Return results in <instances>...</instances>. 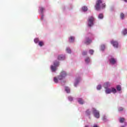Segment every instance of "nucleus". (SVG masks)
Segmentation results:
<instances>
[{"mask_svg":"<svg viewBox=\"0 0 127 127\" xmlns=\"http://www.w3.org/2000/svg\"><path fill=\"white\" fill-rule=\"evenodd\" d=\"M116 89L117 91H119L120 92V91L122 90V87L120 85H118L116 87Z\"/></svg>","mask_w":127,"mask_h":127,"instance_id":"nucleus-15","label":"nucleus"},{"mask_svg":"<svg viewBox=\"0 0 127 127\" xmlns=\"http://www.w3.org/2000/svg\"><path fill=\"white\" fill-rule=\"evenodd\" d=\"M78 83H79V80L78 79H76V82L74 83V86L75 87H77V85H78Z\"/></svg>","mask_w":127,"mask_h":127,"instance_id":"nucleus-27","label":"nucleus"},{"mask_svg":"<svg viewBox=\"0 0 127 127\" xmlns=\"http://www.w3.org/2000/svg\"><path fill=\"white\" fill-rule=\"evenodd\" d=\"M102 0H97L96 1V4L95 5V9L96 10H100L101 9V3H102Z\"/></svg>","mask_w":127,"mask_h":127,"instance_id":"nucleus-4","label":"nucleus"},{"mask_svg":"<svg viewBox=\"0 0 127 127\" xmlns=\"http://www.w3.org/2000/svg\"><path fill=\"white\" fill-rule=\"evenodd\" d=\"M44 9H44V8L42 7H40V10L41 11V13H42V14H43V10H44Z\"/></svg>","mask_w":127,"mask_h":127,"instance_id":"nucleus-25","label":"nucleus"},{"mask_svg":"<svg viewBox=\"0 0 127 127\" xmlns=\"http://www.w3.org/2000/svg\"><path fill=\"white\" fill-rule=\"evenodd\" d=\"M98 18H99L100 19H103V18H104V14L102 13L99 14V15H98Z\"/></svg>","mask_w":127,"mask_h":127,"instance_id":"nucleus-16","label":"nucleus"},{"mask_svg":"<svg viewBox=\"0 0 127 127\" xmlns=\"http://www.w3.org/2000/svg\"><path fill=\"white\" fill-rule=\"evenodd\" d=\"M89 53L91 54V55H93L94 53V50H89Z\"/></svg>","mask_w":127,"mask_h":127,"instance_id":"nucleus-31","label":"nucleus"},{"mask_svg":"<svg viewBox=\"0 0 127 127\" xmlns=\"http://www.w3.org/2000/svg\"><path fill=\"white\" fill-rule=\"evenodd\" d=\"M109 61L110 63H111V64H112L113 65L116 64L117 62V61L116 60V59L114 58H111V59L109 60Z\"/></svg>","mask_w":127,"mask_h":127,"instance_id":"nucleus-8","label":"nucleus"},{"mask_svg":"<svg viewBox=\"0 0 127 127\" xmlns=\"http://www.w3.org/2000/svg\"><path fill=\"white\" fill-rule=\"evenodd\" d=\"M118 111H119V112H122V111H124V108H123V107H120L118 109Z\"/></svg>","mask_w":127,"mask_h":127,"instance_id":"nucleus-30","label":"nucleus"},{"mask_svg":"<svg viewBox=\"0 0 127 127\" xmlns=\"http://www.w3.org/2000/svg\"><path fill=\"white\" fill-rule=\"evenodd\" d=\"M65 91L66 92V93H70V88H69V87L66 86L65 87Z\"/></svg>","mask_w":127,"mask_h":127,"instance_id":"nucleus-17","label":"nucleus"},{"mask_svg":"<svg viewBox=\"0 0 127 127\" xmlns=\"http://www.w3.org/2000/svg\"><path fill=\"white\" fill-rule=\"evenodd\" d=\"M125 120H126V119L124 118H120V119H119V122L121 124H123V123H124V122H125Z\"/></svg>","mask_w":127,"mask_h":127,"instance_id":"nucleus-14","label":"nucleus"},{"mask_svg":"<svg viewBox=\"0 0 127 127\" xmlns=\"http://www.w3.org/2000/svg\"><path fill=\"white\" fill-rule=\"evenodd\" d=\"M105 89L106 94H111V93L116 94V93H117V89L114 87H112L111 88H107Z\"/></svg>","mask_w":127,"mask_h":127,"instance_id":"nucleus-1","label":"nucleus"},{"mask_svg":"<svg viewBox=\"0 0 127 127\" xmlns=\"http://www.w3.org/2000/svg\"><path fill=\"white\" fill-rule=\"evenodd\" d=\"M82 9L83 11H87L88 10V7L87 6H83L82 7Z\"/></svg>","mask_w":127,"mask_h":127,"instance_id":"nucleus-18","label":"nucleus"},{"mask_svg":"<svg viewBox=\"0 0 127 127\" xmlns=\"http://www.w3.org/2000/svg\"><path fill=\"white\" fill-rule=\"evenodd\" d=\"M54 64L56 67H58V66H59V62L56 61L54 62Z\"/></svg>","mask_w":127,"mask_h":127,"instance_id":"nucleus-20","label":"nucleus"},{"mask_svg":"<svg viewBox=\"0 0 127 127\" xmlns=\"http://www.w3.org/2000/svg\"><path fill=\"white\" fill-rule=\"evenodd\" d=\"M67 76V73H66L65 71H63L61 72V74L59 76H58V78L59 80H63L65 77Z\"/></svg>","mask_w":127,"mask_h":127,"instance_id":"nucleus-3","label":"nucleus"},{"mask_svg":"<svg viewBox=\"0 0 127 127\" xmlns=\"http://www.w3.org/2000/svg\"><path fill=\"white\" fill-rule=\"evenodd\" d=\"M86 115H87L88 116H90V115H91V112H90V111L89 110H87L86 111Z\"/></svg>","mask_w":127,"mask_h":127,"instance_id":"nucleus-24","label":"nucleus"},{"mask_svg":"<svg viewBox=\"0 0 127 127\" xmlns=\"http://www.w3.org/2000/svg\"><path fill=\"white\" fill-rule=\"evenodd\" d=\"M97 90H101L102 89V86L98 85L97 87Z\"/></svg>","mask_w":127,"mask_h":127,"instance_id":"nucleus-33","label":"nucleus"},{"mask_svg":"<svg viewBox=\"0 0 127 127\" xmlns=\"http://www.w3.org/2000/svg\"><path fill=\"white\" fill-rule=\"evenodd\" d=\"M66 51L67 53H71V50L69 48H66Z\"/></svg>","mask_w":127,"mask_h":127,"instance_id":"nucleus-23","label":"nucleus"},{"mask_svg":"<svg viewBox=\"0 0 127 127\" xmlns=\"http://www.w3.org/2000/svg\"><path fill=\"white\" fill-rule=\"evenodd\" d=\"M34 42H35L36 43H38V42H39V39L38 38L35 39Z\"/></svg>","mask_w":127,"mask_h":127,"instance_id":"nucleus-28","label":"nucleus"},{"mask_svg":"<svg viewBox=\"0 0 127 127\" xmlns=\"http://www.w3.org/2000/svg\"><path fill=\"white\" fill-rule=\"evenodd\" d=\"M75 40V38L74 37H70L69 38V42H74V40Z\"/></svg>","mask_w":127,"mask_h":127,"instance_id":"nucleus-13","label":"nucleus"},{"mask_svg":"<svg viewBox=\"0 0 127 127\" xmlns=\"http://www.w3.org/2000/svg\"><path fill=\"white\" fill-rule=\"evenodd\" d=\"M92 112L95 118H96V119H99L100 118V112L96 110V109L93 108Z\"/></svg>","mask_w":127,"mask_h":127,"instance_id":"nucleus-5","label":"nucleus"},{"mask_svg":"<svg viewBox=\"0 0 127 127\" xmlns=\"http://www.w3.org/2000/svg\"><path fill=\"white\" fill-rule=\"evenodd\" d=\"M101 49L102 50H104V49H105V45H103L101 46Z\"/></svg>","mask_w":127,"mask_h":127,"instance_id":"nucleus-37","label":"nucleus"},{"mask_svg":"<svg viewBox=\"0 0 127 127\" xmlns=\"http://www.w3.org/2000/svg\"><path fill=\"white\" fill-rule=\"evenodd\" d=\"M103 120L104 122H106V121H107V117H106V116H104V117L103 118Z\"/></svg>","mask_w":127,"mask_h":127,"instance_id":"nucleus-35","label":"nucleus"},{"mask_svg":"<svg viewBox=\"0 0 127 127\" xmlns=\"http://www.w3.org/2000/svg\"><path fill=\"white\" fill-rule=\"evenodd\" d=\"M91 42H92V40L89 39V38H87L85 44H86V45H89Z\"/></svg>","mask_w":127,"mask_h":127,"instance_id":"nucleus-10","label":"nucleus"},{"mask_svg":"<svg viewBox=\"0 0 127 127\" xmlns=\"http://www.w3.org/2000/svg\"><path fill=\"white\" fill-rule=\"evenodd\" d=\"M124 1H126V2H127V0H124Z\"/></svg>","mask_w":127,"mask_h":127,"instance_id":"nucleus-39","label":"nucleus"},{"mask_svg":"<svg viewBox=\"0 0 127 127\" xmlns=\"http://www.w3.org/2000/svg\"><path fill=\"white\" fill-rule=\"evenodd\" d=\"M82 55L83 56L87 55V52L86 51L83 52Z\"/></svg>","mask_w":127,"mask_h":127,"instance_id":"nucleus-36","label":"nucleus"},{"mask_svg":"<svg viewBox=\"0 0 127 127\" xmlns=\"http://www.w3.org/2000/svg\"><path fill=\"white\" fill-rule=\"evenodd\" d=\"M93 127H99L97 126H94Z\"/></svg>","mask_w":127,"mask_h":127,"instance_id":"nucleus-38","label":"nucleus"},{"mask_svg":"<svg viewBox=\"0 0 127 127\" xmlns=\"http://www.w3.org/2000/svg\"><path fill=\"white\" fill-rule=\"evenodd\" d=\"M56 67L57 66H54L53 65H51V69L52 70V71H53V72H55L56 71Z\"/></svg>","mask_w":127,"mask_h":127,"instance_id":"nucleus-12","label":"nucleus"},{"mask_svg":"<svg viewBox=\"0 0 127 127\" xmlns=\"http://www.w3.org/2000/svg\"><path fill=\"white\" fill-rule=\"evenodd\" d=\"M105 7H106V4H105V3L102 4V8L104 9V8H105Z\"/></svg>","mask_w":127,"mask_h":127,"instance_id":"nucleus-34","label":"nucleus"},{"mask_svg":"<svg viewBox=\"0 0 127 127\" xmlns=\"http://www.w3.org/2000/svg\"><path fill=\"white\" fill-rule=\"evenodd\" d=\"M122 33L124 35H126V34H127V29H125L123 32Z\"/></svg>","mask_w":127,"mask_h":127,"instance_id":"nucleus-21","label":"nucleus"},{"mask_svg":"<svg viewBox=\"0 0 127 127\" xmlns=\"http://www.w3.org/2000/svg\"><path fill=\"white\" fill-rule=\"evenodd\" d=\"M54 81L55 82V83H58V79L57 77H54Z\"/></svg>","mask_w":127,"mask_h":127,"instance_id":"nucleus-29","label":"nucleus"},{"mask_svg":"<svg viewBox=\"0 0 127 127\" xmlns=\"http://www.w3.org/2000/svg\"><path fill=\"white\" fill-rule=\"evenodd\" d=\"M104 89H106L107 88H109V87H111V83L109 82H106L104 84Z\"/></svg>","mask_w":127,"mask_h":127,"instance_id":"nucleus-9","label":"nucleus"},{"mask_svg":"<svg viewBox=\"0 0 127 127\" xmlns=\"http://www.w3.org/2000/svg\"><path fill=\"white\" fill-rule=\"evenodd\" d=\"M78 102L81 105H83V104H84V101L83 100V99L82 98H79Z\"/></svg>","mask_w":127,"mask_h":127,"instance_id":"nucleus-11","label":"nucleus"},{"mask_svg":"<svg viewBox=\"0 0 127 127\" xmlns=\"http://www.w3.org/2000/svg\"><path fill=\"white\" fill-rule=\"evenodd\" d=\"M86 63H89L90 62V58H87L85 60Z\"/></svg>","mask_w":127,"mask_h":127,"instance_id":"nucleus-26","label":"nucleus"},{"mask_svg":"<svg viewBox=\"0 0 127 127\" xmlns=\"http://www.w3.org/2000/svg\"><path fill=\"white\" fill-rule=\"evenodd\" d=\"M58 59V60H61V61L65 60V56L63 55H61L59 56Z\"/></svg>","mask_w":127,"mask_h":127,"instance_id":"nucleus-7","label":"nucleus"},{"mask_svg":"<svg viewBox=\"0 0 127 127\" xmlns=\"http://www.w3.org/2000/svg\"><path fill=\"white\" fill-rule=\"evenodd\" d=\"M95 21V18L93 16L89 17L88 18V26L91 27V26H92V25H94V21Z\"/></svg>","mask_w":127,"mask_h":127,"instance_id":"nucleus-2","label":"nucleus"},{"mask_svg":"<svg viewBox=\"0 0 127 127\" xmlns=\"http://www.w3.org/2000/svg\"><path fill=\"white\" fill-rule=\"evenodd\" d=\"M68 98L69 101H70V102H71V101H73V97H72L71 96H69Z\"/></svg>","mask_w":127,"mask_h":127,"instance_id":"nucleus-32","label":"nucleus"},{"mask_svg":"<svg viewBox=\"0 0 127 127\" xmlns=\"http://www.w3.org/2000/svg\"><path fill=\"white\" fill-rule=\"evenodd\" d=\"M39 46H43V45H44V43H43V42L42 41H40L39 42Z\"/></svg>","mask_w":127,"mask_h":127,"instance_id":"nucleus-22","label":"nucleus"},{"mask_svg":"<svg viewBox=\"0 0 127 127\" xmlns=\"http://www.w3.org/2000/svg\"><path fill=\"white\" fill-rule=\"evenodd\" d=\"M111 44H112L114 47H116V48H117L118 45H119L118 42L113 40L111 42Z\"/></svg>","mask_w":127,"mask_h":127,"instance_id":"nucleus-6","label":"nucleus"},{"mask_svg":"<svg viewBox=\"0 0 127 127\" xmlns=\"http://www.w3.org/2000/svg\"><path fill=\"white\" fill-rule=\"evenodd\" d=\"M120 17L121 19H124V18H125V14H124V13H121L120 14Z\"/></svg>","mask_w":127,"mask_h":127,"instance_id":"nucleus-19","label":"nucleus"}]
</instances>
